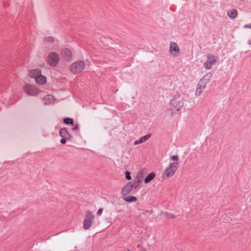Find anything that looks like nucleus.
<instances>
[{"label": "nucleus", "mask_w": 251, "mask_h": 251, "mask_svg": "<svg viewBox=\"0 0 251 251\" xmlns=\"http://www.w3.org/2000/svg\"><path fill=\"white\" fill-rule=\"evenodd\" d=\"M85 63L83 60H77L73 63L69 67L70 72L74 75L80 73L85 68Z\"/></svg>", "instance_id": "nucleus-4"}, {"label": "nucleus", "mask_w": 251, "mask_h": 251, "mask_svg": "<svg viewBox=\"0 0 251 251\" xmlns=\"http://www.w3.org/2000/svg\"><path fill=\"white\" fill-rule=\"evenodd\" d=\"M238 11L236 9H229L227 12V15L230 19L233 20L238 16Z\"/></svg>", "instance_id": "nucleus-14"}, {"label": "nucleus", "mask_w": 251, "mask_h": 251, "mask_svg": "<svg viewBox=\"0 0 251 251\" xmlns=\"http://www.w3.org/2000/svg\"><path fill=\"white\" fill-rule=\"evenodd\" d=\"M169 53L173 57H178L180 54V48L178 44L174 42H171L169 44Z\"/></svg>", "instance_id": "nucleus-7"}, {"label": "nucleus", "mask_w": 251, "mask_h": 251, "mask_svg": "<svg viewBox=\"0 0 251 251\" xmlns=\"http://www.w3.org/2000/svg\"><path fill=\"white\" fill-rule=\"evenodd\" d=\"M244 29H251V23L246 24L243 26Z\"/></svg>", "instance_id": "nucleus-26"}, {"label": "nucleus", "mask_w": 251, "mask_h": 251, "mask_svg": "<svg viewBox=\"0 0 251 251\" xmlns=\"http://www.w3.org/2000/svg\"><path fill=\"white\" fill-rule=\"evenodd\" d=\"M204 88L199 86L198 85L197 86V88L195 91V95L196 96H199L202 93L203 90H204Z\"/></svg>", "instance_id": "nucleus-19"}, {"label": "nucleus", "mask_w": 251, "mask_h": 251, "mask_svg": "<svg viewBox=\"0 0 251 251\" xmlns=\"http://www.w3.org/2000/svg\"><path fill=\"white\" fill-rule=\"evenodd\" d=\"M172 157H176V156H175V155H174V156H173Z\"/></svg>", "instance_id": "nucleus-30"}, {"label": "nucleus", "mask_w": 251, "mask_h": 251, "mask_svg": "<svg viewBox=\"0 0 251 251\" xmlns=\"http://www.w3.org/2000/svg\"><path fill=\"white\" fill-rule=\"evenodd\" d=\"M42 74L41 70L39 69H32L29 71L28 75L29 76L35 79Z\"/></svg>", "instance_id": "nucleus-12"}, {"label": "nucleus", "mask_w": 251, "mask_h": 251, "mask_svg": "<svg viewBox=\"0 0 251 251\" xmlns=\"http://www.w3.org/2000/svg\"><path fill=\"white\" fill-rule=\"evenodd\" d=\"M64 122L66 124H71L73 125V120L70 118H65L64 119Z\"/></svg>", "instance_id": "nucleus-21"}, {"label": "nucleus", "mask_w": 251, "mask_h": 251, "mask_svg": "<svg viewBox=\"0 0 251 251\" xmlns=\"http://www.w3.org/2000/svg\"><path fill=\"white\" fill-rule=\"evenodd\" d=\"M218 56L209 53L206 55V60L203 63V67L206 70H211L212 67L219 62Z\"/></svg>", "instance_id": "nucleus-3"}, {"label": "nucleus", "mask_w": 251, "mask_h": 251, "mask_svg": "<svg viewBox=\"0 0 251 251\" xmlns=\"http://www.w3.org/2000/svg\"><path fill=\"white\" fill-rule=\"evenodd\" d=\"M65 138H64L63 139H62L61 140H60V143L62 144H64L66 143V140L65 139Z\"/></svg>", "instance_id": "nucleus-29"}, {"label": "nucleus", "mask_w": 251, "mask_h": 251, "mask_svg": "<svg viewBox=\"0 0 251 251\" xmlns=\"http://www.w3.org/2000/svg\"><path fill=\"white\" fill-rule=\"evenodd\" d=\"M151 137V135L150 134L146 135L142 137L140 139H139L138 140L136 141L134 143V145H137L138 144H141L147 140H148L150 137Z\"/></svg>", "instance_id": "nucleus-15"}, {"label": "nucleus", "mask_w": 251, "mask_h": 251, "mask_svg": "<svg viewBox=\"0 0 251 251\" xmlns=\"http://www.w3.org/2000/svg\"><path fill=\"white\" fill-rule=\"evenodd\" d=\"M143 251H146L144 250H143Z\"/></svg>", "instance_id": "nucleus-31"}, {"label": "nucleus", "mask_w": 251, "mask_h": 251, "mask_svg": "<svg viewBox=\"0 0 251 251\" xmlns=\"http://www.w3.org/2000/svg\"><path fill=\"white\" fill-rule=\"evenodd\" d=\"M23 89L24 92L30 96H37L40 92L38 88L28 83L25 84Z\"/></svg>", "instance_id": "nucleus-5"}, {"label": "nucleus", "mask_w": 251, "mask_h": 251, "mask_svg": "<svg viewBox=\"0 0 251 251\" xmlns=\"http://www.w3.org/2000/svg\"><path fill=\"white\" fill-rule=\"evenodd\" d=\"M59 61V56L58 54L56 52L52 51L48 54L47 57V62L50 66H56Z\"/></svg>", "instance_id": "nucleus-8"}, {"label": "nucleus", "mask_w": 251, "mask_h": 251, "mask_svg": "<svg viewBox=\"0 0 251 251\" xmlns=\"http://www.w3.org/2000/svg\"><path fill=\"white\" fill-rule=\"evenodd\" d=\"M94 220V216L90 211L86 212L85 218L83 223V228L85 230L88 229L92 226Z\"/></svg>", "instance_id": "nucleus-6"}, {"label": "nucleus", "mask_w": 251, "mask_h": 251, "mask_svg": "<svg viewBox=\"0 0 251 251\" xmlns=\"http://www.w3.org/2000/svg\"><path fill=\"white\" fill-rule=\"evenodd\" d=\"M165 216L167 218L169 219H175L176 216L172 214L165 213Z\"/></svg>", "instance_id": "nucleus-23"}, {"label": "nucleus", "mask_w": 251, "mask_h": 251, "mask_svg": "<svg viewBox=\"0 0 251 251\" xmlns=\"http://www.w3.org/2000/svg\"><path fill=\"white\" fill-rule=\"evenodd\" d=\"M61 54L66 61H70L72 57L73 54L72 51L67 48L63 49L61 51Z\"/></svg>", "instance_id": "nucleus-10"}, {"label": "nucleus", "mask_w": 251, "mask_h": 251, "mask_svg": "<svg viewBox=\"0 0 251 251\" xmlns=\"http://www.w3.org/2000/svg\"><path fill=\"white\" fill-rule=\"evenodd\" d=\"M141 182V180L140 178H137L135 180L133 184H132L133 186V188L135 189H137L138 186L140 185Z\"/></svg>", "instance_id": "nucleus-20"}, {"label": "nucleus", "mask_w": 251, "mask_h": 251, "mask_svg": "<svg viewBox=\"0 0 251 251\" xmlns=\"http://www.w3.org/2000/svg\"><path fill=\"white\" fill-rule=\"evenodd\" d=\"M185 100L180 95L174 96L170 101V110L172 114H180L185 105Z\"/></svg>", "instance_id": "nucleus-1"}, {"label": "nucleus", "mask_w": 251, "mask_h": 251, "mask_svg": "<svg viewBox=\"0 0 251 251\" xmlns=\"http://www.w3.org/2000/svg\"><path fill=\"white\" fill-rule=\"evenodd\" d=\"M52 96H51V95H47L46 96L45 98H44V100H49L50 101H51L52 100Z\"/></svg>", "instance_id": "nucleus-24"}, {"label": "nucleus", "mask_w": 251, "mask_h": 251, "mask_svg": "<svg viewBox=\"0 0 251 251\" xmlns=\"http://www.w3.org/2000/svg\"><path fill=\"white\" fill-rule=\"evenodd\" d=\"M102 211H103L102 208H100L97 211V215L100 216L102 214Z\"/></svg>", "instance_id": "nucleus-27"}, {"label": "nucleus", "mask_w": 251, "mask_h": 251, "mask_svg": "<svg viewBox=\"0 0 251 251\" xmlns=\"http://www.w3.org/2000/svg\"><path fill=\"white\" fill-rule=\"evenodd\" d=\"M178 158H171L169 166L166 168L162 175L163 179H167L175 174L178 167Z\"/></svg>", "instance_id": "nucleus-2"}, {"label": "nucleus", "mask_w": 251, "mask_h": 251, "mask_svg": "<svg viewBox=\"0 0 251 251\" xmlns=\"http://www.w3.org/2000/svg\"><path fill=\"white\" fill-rule=\"evenodd\" d=\"M125 175H126V179H127V180L131 179V177L130 176V172L126 171V172Z\"/></svg>", "instance_id": "nucleus-25"}, {"label": "nucleus", "mask_w": 251, "mask_h": 251, "mask_svg": "<svg viewBox=\"0 0 251 251\" xmlns=\"http://www.w3.org/2000/svg\"><path fill=\"white\" fill-rule=\"evenodd\" d=\"M35 81L39 85H44L47 82V78L41 74L35 79Z\"/></svg>", "instance_id": "nucleus-13"}, {"label": "nucleus", "mask_w": 251, "mask_h": 251, "mask_svg": "<svg viewBox=\"0 0 251 251\" xmlns=\"http://www.w3.org/2000/svg\"><path fill=\"white\" fill-rule=\"evenodd\" d=\"M59 133L60 136L64 138L68 139L70 137V135L68 133L66 128H62L60 130Z\"/></svg>", "instance_id": "nucleus-17"}, {"label": "nucleus", "mask_w": 251, "mask_h": 251, "mask_svg": "<svg viewBox=\"0 0 251 251\" xmlns=\"http://www.w3.org/2000/svg\"><path fill=\"white\" fill-rule=\"evenodd\" d=\"M124 200L128 202H135L137 201V199L136 197L132 196H129L124 198Z\"/></svg>", "instance_id": "nucleus-18"}, {"label": "nucleus", "mask_w": 251, "mask_h": 251, "mask_svg": "<svg viewBox=\"0 0 251 251\" xmlns=\"http://www.w3.org/2000/svg\"><path fill=\"white\" fill-rule=\"evenodd\" d=\"M212 74L210 73H207L200 79L198 85L205 88Z\"/></svg>", "instance_id": "nucleus-9"}, {"label": "nucleus", "mask_w": 251, "mask_h": 251, "mask_svg": "<svg viewBox=\"0 0 251 251\" xmlns=\"http://www.w3.org/2000/svg\"><path fill=\"white\" fill-rule=\"evenodd\" d=\"M45 41L46 42L52 43L54 42V38L52 37H49L45 39Z\"/></svg>", "instance_id": "nucleus-22"}, {"label": "nucleus", "mask_w": 251, "mask_h": 251, "mask_svg": "<svg viewBox=\"0 0 251 251\" xmlns=\"http://www.w3.org/2000/svg\"><path fill=\"white\" fill-rule=\"evenodd\" d=\"M78 126L77 125H76L72 129L74 130H78Z\"/></svg>", "instance_id": "nucleus-28"}, {"label": "nucleus", "mask_w": 251, "mask_h": 251, "mask_svg": "<svg viewBox=\"0 0 251 251\" xmlns=\"http://www.w3.org/2000/svg\"><path fill=\"white\" fill-rule=\"evenodd\" d=\"M156 174L154 172H152L151 173H150L144 179V182L146 184H147L149 183L150 181H151L155 177Z\"/></svg>", "instance_id": "nucleus-16"}, {"label": "nucleus", "mask_w": 251, "mask_h": 251, "mask_svg": "<svg viewBox=\"0 0 251 251\" xmlns=\"http://www.w3.org/2000/svg\"><path fill=\"white\" fill-rule=\"evenodd\" d=\"M133 188V186L131 183L129 182L125 185L121 190V194L123 196H126L130 193Z\"/></svg>", "instance_id": "nucleus-11"}]
</instances>
